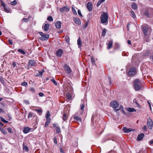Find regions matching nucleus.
Segmentation results:
<instances>
[{"label":"nucleus","instance_id":"nucleus-1","mask_svg":"<svg viewBox=\"0 0 153 153\" xmlns=\"http://www.w3.org/2000/svg\"><path fill=\"white\" fill-rule=\"evenodd\" d=\"M108 15L107 13L103 12L101 16V22L102 23H105L108 21Z\"/></svg>","mask_w":153,"mask_h":153},{"label":"nucleus","instance_id":"nucleus-4","mask_svg":"<svg viewBox=\"0 0 153 153\" xmlns=\"http://www.w3.org/2000/svg\"><path fill=\"white\" fill-rule=\"evenodd\" d=\"M152 10L150 9H146L144 12V14L148 17H150L152 15Z\"/></svg>","mask_w":153,"mask_h":153},{"label":"nucleus","instance_id":"nucleus-7","mask_svg":"<svg viewBox=\"0 0 153 153\" xmlns=\"http://www.w3.org/2000/svg\"><path fill=\"white\" fill-rule=\"evenodd\" d=\"M64 68L65 72L68 74H69L71 72V69L70 67L67 64H65L64 65Z\"/></svg>","mask_w":153,"mask_h":153},{"label":"nucleus","instance_id":"nucleus-61","mask_svg":"<svg viewBox=\"0 0 153 153\" xmlns=\"http://www.w3.org/2000/svg\"><path fill=\"white\" fill-rule=\"evenodd\" d=\"M35 111H37L39 113H41L42 112V111L41 109H36Z\"/></svg>","mask_w":153,"mask_h":153},{"label":"nucleus","instance_id":"nucleus-43","mask_svg":"<svg viewBox=\"0 0 153 153\" xmlns=\"http://www.w3.org/2000/svg\"><path fill=\"white\" fill-rule=\"evenodd\" d=\"M139 81H140L139 79H135L134 81V84H138L139 82Z\"/></svg>","mask_w":153,"mask_h":153},{"label":"nucleus","instance_id":"nucleus-49","mask_svg":"<svg viewBox=\"0 0 153 153\" xmlns=\"http://www.w3.org/2000/svg\"><path fill=\"white\" fill-rule=\"evenodd\" d=\"M0 81H1L2 83H4V81L2 76H0Z\"/></svg>","mask_w":153,"mask_h":153},{"label":"nucleus","instance_id":"nucleus-2","mask_svg":"<svg viewBox=\"0 0 153 153\" xmlns=\"http://www.w3.org/2000/svg\"><path fill=\"white\" fill-rule=\"evenodd\" d=\"M39 34L41 36V37L39 38V39L42 41L47 40L49 37V35L48 34H44L42 32H39Z\"/></svg>","mask_w":153,"mask_h":153},{"label":"nucleus","instance_id":"nucleus-64","mask_svg":"<svg viewBox=\"0 0 153 153\" xmlns=\"http://www.w3.org/2000/svg\"><path fill=\"white\" fill-rule=\"evenodd\" d=\"M143 129L144 130H145V131H146V130H147V128H146V126H144L143 128Z\"/></svg>","mask_w":153,"mask_h":153},{"label":"nucleus","instance_id":"nucleus-53","mask_svg":"<svg viewBox=\"0 0 153 153\" xmlns=\"http://www.w3.org/2000/svg\"><path fill=\"white\" fill-rule=\"evenodd\" d=\"M22 21L23 22H27L28 21V19L27 18H23L22 19Z\"/></svg>","mask_w":153,"mask_h":153},{"label":"nucleus","instance_id":"nucleus-56","mask_svg":"<svg viewBox=\"0 0 153 153\" xmlns=\"http://www.w3.org/2000/svg\"><path fill=\"white\" fill-rule=\"evenodd\" d=\"M1 5L3 6L4 7H6V6L5 5V4H4V3L2 0H1Z\"/></svg>","mask_w":153,"mask_h":153},{"label":"nucleus","instance_id":"nucleus-51","mask_svg":"<svg viewBox=\"0 0 153 153\" xmlns=\"http://www.w3.org/2000/svg\"><path fill=\"white\" fill-rule=\"evenodd\" d=\"M27 83L26 82H23L21 83V85L22 86H26L27 85Z\"/></svg>","mask_w":153,"mask_h":153},{"label":"nucleus","instance_id":"nucleus-6","mask_svg":"<svg viewBox=\"0 0 153 153\" xmlns=\"http://www.w3.org/2000/svg\"><path fill=\"white\" fill-rule=\"evenodd\" d=\"M147 125L149 129H152L153 125V123L152 120L150 118H149L148 119Z\"/></svg>","mask_w":153,"mask_h":153},{"label":"nucleus","instance_id":"nucleus-29","mask_svg":"<svg viewBox=\"0 0 153 153\" xmlns=\"http://www.w3.org/2000/svg\"><path fill=\"white\" fill-rule=\"evenodd\" d=\"M23 149L24 150H25L27 152L28 151V147L26 146H25L24 143L23 144Z\"/></svg>","mask_w":153,"mask_h":153},{"label":"nucleus","instance_id":"nucleus-8","mask_svg":"<svg viewBox=\"0 0 153 153\" xmlns=\"http://www.w3.org/2000/svg\"><path fill=\"white\" fill-rule=\"evenodd\" d=\"M63 53V51L62 49H60L58 50L56 53V55L58 57H61Z\"/></svg>","mask_w":153,"mask_h":153},{"label":"nucleus","instance_id":"nucleus-52","mask_svg":"<svg viewBox=\"0 0 153 153\" xmlns=\"http://www.w3.org/2000/svg\"><path fill=\"white\" fill-rule=\"evenodd\" d=\"M78 14L81 17H82L83 16L82 14L81 11L79 10H78Z\"/></svg>","mask_w":153,"mask_h":153},{"label":"nucleus","instance_id":"nucleus-16","mask_svg":"<svg viewBox=\"0 0 153 153\" xmlns=\"http://www.w3.org/2000/svg\"><path fill=\"white\" fill-rule=\"evenodd\" d=\"M61 22L60 21H57L55 23V25L56 27L58 29L60 28L61 27Z\"/></svg>","mask_w":153,"mask_h":153},{"label":"nucleus","instance_id":"nucleus-15","mask_svg":"<svg viewBox=\"0 0 153 153\" xmlns=\"http://www.w3.org/2000/svg\"><path fill=\"white\" fill-rule=\"evenodd\" d=\"M49 27L50 25L48 24H45L42 27V28L44 29L45 31H47L49 29Z\"/></svg>","mask_w":153,"mask_h":153},{"label":"nucleus","instance_id":"nucleus-39","mask_svg":"<svg viewBox=\"0 0 153 153\" xmlns=\"http://www.w3.org/2000/svg\"><path fill=\"white\" fill-rule=\"evenodd\" d=\"M51 114L49 111H48L46 115V119H49V117L50 116Z\"/></svg>","mask_w":153,"mask_h":153},{"label":"nucleus","instance_id":"nucleus-50","mask_svg":"<svg viewBox=\"0 0 153 153\" xmlns=\"http://www.w3.org/2000/svg\"><path fill=\"white\" fill-rule=\"evenodd\" d=\"M51 80L55 85H57V83H56V82L54 79H52Z\"/></svg>","mask_w":153,"mask_h":153},{"label":"nucleus","instance_id":"nucleus-44","mask_svg":"<svg viewBox=\"0 0 153 153\" xmlns=\"http://www.w3.org/2000/svg\"><path fill=\"white\" fill-rule=\"evenodd\" d=\"M10 4L11 5H13L16 4H17L16 0H15L11 2Z\"/></svg>","mask_w":153,"mask_h":153},{"label":"nucleus","instance_id":"nucleus-3","mask_svg":"<svg viewBox=\"0 0 153 153\" xmlns=\"http://www.w3.org/2000/svg\"><path fill=\"white\" fill-rule=\"evenodd\" d=\"M137 73L136 70L134 68L132 67L131 68L128 72V75L131 76L135 75Z\"/></svg>","mask_w":153,"mask_h":153},{"label":"nucleus","instance_id":"nucleus-24","mask_svg":"<svg viewBox=\"0 0 153 153\" xmlns=\"http://www.w3.org/2000/svg\"><path fill=\"white\" fill-rule=\"evenodd\" d=\"M46 119L47 120V121L45 123V127H46L49 125V124L50 123L51 121V119Z\"/></svg>","mask_w":153,"mask_h":153},{"label":"nucleus","instance_id":"nucleus-22","mask_svg":"<svg viewBox=\"0 0 153 153\" xmlns=\"http://www.w3.org/2000/svg\"><path fill=\"white\" fill-rule=\"evenodd\" d=\"M131 7L134 10H136L137 8V5L134 2L132 3Z\"/></svg>","mask_w":153,"mask_h":153},{"label":"nucleus","instance_id":"nucleus-59","mask_svg":"<svg viewBox=\"0 0 153 153\" xmlns=\"http://www.w3.org/2000/svg\"><path fill=\"white\" fill-rule=\"evenodd\" d=\"M39 95L40 97H43L44 96V94L42 92H40L39 93Z\"/></svg>","mask_w":153,"mask_h":153},{"label":"nucleus","instance_id":"nucleus-35","mask_svg":"<svg viewBox=\"0 0 153 153\" xmlns=\"http://www.w3.org/2000/svg\"><path fill=\"white\" fill-rule=\"evenodd\" d=\"M56 132L57 133L59 134L61 132L60 129L59 127H56Z\"/></svg>","mask_w":153,"mask_h":153},{"label":"nucleus","instance_id":"nucleus-37","mask_svg":"<svg viewBox=\"0 0 153 153\" xmlns=\"http://www.w3.org/2000/svg\"><path fill=\"white\" fill-rule=\"evenodd\" d=\"M66 96L68 99L71 100V95L69 93H68L66 94Z\"/></svg>","mask_w":153,"mask_h":153},{"label":"nucleus","instance_id":"nucleus-54","mask_svg":"<svg viewBox=\"0 0 153 153\" xmlns=\"http://www.w3.org/2000/svg\"><path fill=\"white\" fill-rule=\"evenodd\" d=\"M8 41L9 42V43L10 45H13V43L12 41L10 39H9L8 40Z\"/></svg>","mask_w":153,"mask_h":153},{"label":"nucleus","instance_id":"nucleus-14","mask_svg":"<svg viewBox=\"0 0 153 153\" xmlns=\"http://www.w3.org/2000/svg\"><path fill=\"white\" fill-rule=\"evenodd\" d=\"M74 22L76 24L80 25L81 24V21L78 18H74Z\"/></svg>","mask_w":153,"mask_h":153},{"label":"nucleus","instance_id":"nucleus-42","mask_svg":"<svg viewBox=\"0 0 153 153\" xmlns=\"http://www.w3.org/2000/svg\"><path fill=\"white\" fill-rule=\"evenodd\" d=\"M131 16L133 18H135L136 17L135 14L134 13V12L132 11L131 12Z\"/></svg>","mask_w":153,"mask_h":153},{"label":"nucleus","instance_id":"nucleus-48","mask_svg":"<svg viewBox=\"0 0 153 153\" xmlns=\"http://www.w3.org/2000/svg\"><path fill=\"white\" fill-rule=\"evenodd\" d=\"M7 130L9 133H13L12 131V129L11 128H7Z\"/></svg>","mask_w":153,"mask_h":153},{"label":"nucleus","instance_id":"nucleus-33","mask_svg":"<svg viewBox=\"0 0 153 153\" xmlns=\"http://www.w3.org/2000/svg\"><path fill=\"white\" fill-rule=\"evenodd\" d=\"M65 39L67 42L68 43L70 41V38L69 36H66Z\"/></svg>","mask_w":153,"mask_h":153},{"label":"nucleus","instance_id":"nucleus-45","mask_svg":"<svg viewBox=\"0 0 153 153\" xmlns=\"http://www.w3.org/2000/svg\"><path fill=\"white\" fill-rule=\"evenodd\" d=\"M33 115V114L31 112H30L29 113V114L28 116V118H30L32 117Z\"/></svg>","mask_w":153,"mask_h":153},{"label":"nucleus","instance_id":"nucleus-27","mask_svg":"<svg viewBox=\"0 0 153 153\" xmlns=\"http://www.w3.org/2000/svg\"><path fill=\"white\" fill-rule=\"evenodd\" d=\"M0 130L1 131L3 134H6L7 133V132L4 129L2 128L1 127H0Z\"/></svg>","mask_w":153,"mask_h":153},{"label":"nucleus","instance_id":"nucleus-18","mask_svg":"<svg viewBox=\"0 0 153 153\" xmlns=\"http://www.w3.org/2000/svg\"><path fill=\"white\" fill-rule=\"evenodd\" d=\"M150 52L151 51L150 50H147L143 53V55L145 56H148L149 55Z\"/></svg>","mask_w":153,"mask_h":153},{"label":"nucleus","instance_id":"nucleus-46","mask_svg":"<svg viewBox=\"0 0 153 153\" xmlns=\"http://www.w3.org/2000/svg\"><path fill=\"white\" fill-rule=\"evenodd\" d=\"M4 10L5 12H7V13H8L10 12V10L9 9H8V8H7L6 7H4Z\"/></svg>","mask_w":153,"mask_h":153},{"label":"nucleus","instance_id":"nucleus-47","mask_svg":"<svg viewBox=\"0 0 153 153\" xmlns=\"http://www.w3.org/2000/svg\"><path fill=\"white\" fill-rule=\"evenodd\" d=\"M53 140H54V143L55 144H57V139H56V137H54L53 138Z\"/></svg>","mask_w":153,"mask_h":153},{"label":"nucleus","instance_id":"nucleus-19","mask_svg":"<svg viewBox=\"0 0 153 153\" xmlns=\"http://www.w3.org/2000/svg\"><path fill=\"white\" fill-rule=\"evenodd\" d=\"M29 64L31 66H35L36 62L34 60H30L29 61Z\"/></svg>","mask_w":153,"mask_h":153},{"label":"nucleus","instance_id":"nucleus-34","mask_svg":"<svg viewBox=\"0 0 153 153\" xmlns=\"http://www.w3.org/2000/svg\"><path fill=\"white\" fill-rule=\"evenodd\" d=\"M47 20L48 21L52 22L53 21V19L52 16H50L48 17Z\"/></svg>","mask_w":153,"mask_h":153},{"label":"nucleus","instance_id":"nucleus-31","mask_svg":"<svg viewBox=\"0 0 153 153\" xmlns=\"http://www.w3.org/2000/svg\"><path fill=\"white\" fill-rule=\"evenodd\" d=\"M67 118L68 117L66 114L65 113L64 114L62 117L63 120H64V121H66V120L67 119Z\"/></svg>","mask_w":153,"mask_h":153},{"label":"nucleus","instance_id":"nucleus-60","mask_svg":"<svg viewBox=\"0 0 153 153\" xmlns=\"http://www.w3.org/2000/svg\"><path fill=\"white\" fill-rule=\"evenodd\" d=\"M5 112L4 111L3 109L0 108V113H4Z\"/></svg>","mask_w":153,"mask_h":153},{"label":"nucleus","instance_id":"nucleus-32","mask_svg":"<svg viewBox=\"0 0 153 153\" xmlns=\"http://www.w3.org/2000/svg\"><path fill=\"white\" fill-rule=\"evenodd\" d=\"M0 119L3 122L5 123H8V121H7L4 118H3L2 117H0Z\"/></svg>","mask_w":153,"mask_h":153},{"label":"nucleus","instance_id":"nucleus-17","mask_svg":"<svg viewBox=\"0 0 153 153\" xmlns=\"http://www.w3.org/2000/svg\"><path fill=\"white\" fill-rule=\"evenodd\" d=\"M31 129L28 127H25L23 130V132L25 134L28 133L30 130Z\"/></svg>","mask_w":153,"mask_h":153},{"label":"nucleus","instance_id":"nucleus-10","mask_svg":"<svg viewBox=\"0 0 153 153\" xmlns=\"http://www.w3.org/2000/svg\"><path fill=\"white\" fill-rule=\"evenodd\" d=\"M123 130L125 132L127 133H129L131 131H134V129H133L129 128H127L126 127H124L123 128Z\"/></svg>","mask_w":153,"mask_h":153},{"label":"nucleus","instance_id":"nucleus-40","mask_svg":"<svg viewBox=\"0 0 153 153\" xmlns=\"http://www.w3.org/2000/svg\"><path fill=\"white\" fill-rule=\"evenodd\" d=\"M72 11H73V13L74 15H77V12H76L75 9L74 8V7H72Z\"/></svg>","mask_w":153,"mask_h":153},{"label":"nucleus","instance_id":"nucleus-57","mask_svg":"<svg viewBox=\"0 0 153 153\" xmlns=\"http://www.w3.org/2000/svg\"><path fill=\"white\" fill-rule=\"evenodd\" d=\"M108 81H109V84L110 85H111L112 84L111 79L109 77H108Z\"/></svg>","mask_w":153,"mask_h":153},{"label":"nucleus","instance_id":"nucleus-38","mask_svg":"<svg viewBox=\"0 0 153 153\" xmlns=\"http://www.w3.org/2000/svg\"><path fill=\"white\" fill-rule=\"evenodd\" d=\"M18 51L23 55H25V53L24 51L20 49H19L18 50Z\"/></svg>","mask_w":153,"mask_h":153},{"label":"nucleus","instance_id":"nucleus-21","mask_svg":"<svg viewBox=\"0 0 153 153\" xmlns=\"http://www.w3.org/2000/svg\"><path fill=\"white\" fill-rule=\"evenodd\" d=\"M74 119L80 122H81V118L79 116H74Z\"/></svg>","mask_w":153,"mask_h":153},{"label":"nucleus","instance_id":"nucleus-63","mask_svg":"<svg viewBox=\"0 0 153 153\" xmlns=\"http://www.w3.org/2000/svg\"><path fill=\"white\" fill-rule=\"evenodd\" d=\"M84 107V104H82L81 106L80 109L81 110H82L83 109Z\"/></svg>","mask_w":153,"mask_h":153},{"label":"nucleus","instance_id":"nucleus-12","mask_svg":"<svg viewBox=\"0 0 153 153\" xmlns=\"http://www.w3.org/2000/svg\"><path fill=\"white\" fill-rule=\"evenodd\" d=\"M144 136V134L142 133L139 134L137 138V140L140 141L142 140Z\"/></svg>","mask_w":153,"mask_h":153},{"label":"nucleus","instance_id":"nucleus-13","mask_svg":"<svg viewBox=\"0 0 153 153\" xmlns=\"http://www.w3.org/2000/svg\"><path fill=\"white\" fill-rule=\"evenodd\" d=\"M143 32L145 36H146L148 35V27L146 26L143 27Z\"/></svg>","mask_w":153,"mask_h":153},{"label":"nucleus","instance_id":"nucleus-25","mask_svg":"<svg viewBox=\"0 0 153 153\" xmlns=\"http://www.w3.org/2000/svg\"><path fill=\"white\" fill-rule=\"evenodd\" d=\"M134 88L136 90H138L140 89V86L138 84H134Z\"/></svg>","mask_w":153,"mask_h":153},{"label":"nucleus","instance_id":"nucleus-36","mask_svg":"<svg viewBox=\"0 0 153 153\" xmlns=\"http://www.w3.org/2000/svg\"><path fill=\"white\" fill-rule=\"evenodd\" d=\"M133 102H134L136 104V105H137V106L138 107V108H140V105H139V104L138 103V102H137V100H136V99H134V100H133Z\"/></svg>","mask_w":153,"mask_h":153},{"label":"nucleus","instance_id":"nucleus-30","mask_svg":"<svg viewBox=\"0 0 153 153\" xmlns=\"http://www.w3.org/2000/svg\"><path fill=\"white\" fill-rule=\"evenodd\" d=\"M106 29L105 28H104L102 31V36H104L106 33Z\"/></svg>","mask_w":153,"mask_h":153},{"label":"nucleus","instance_id":"nucleus-11","mask_svg":"<svg viewBox=\"0 0 153 153\" xmlns=\"http://www.w3.org/2000/svg\"><path fill=\"white\" fill-rule=\"evenodd\" d=\"M86 7L88 10L89 11H91L92 10V5L91 2H88L87 4Z\"/></svg>","mask_w":153,"mask_h":153},{"label":"nucleus","instance_id":"nucleus-58","mask_svg":"<svg viewBox=\"0 0 153 153\" xmlns=\"http://www.w3.org/2000/svg\"><path fill=\"white\" fill-rule=\"evenodd\" d=\"M59 150L61 153H65V152L63 151L62 148H60Z\"/></svg>","mask_w":153,"mask_h":153},{"label":"nucleus","instance_id":"nucleus-20","mask_svg":"<svg viewBox=\"0 0 153 153\" xmlns=\"http://www.w3.org/2000/svg\"><path fill=\"white\" fill-rule=\"evenodd\" d=\"M112 45L113 42L112 41H111V42L108 44L107 48L108 49H111L112 47Z\"/></svg>","mask_w":153,"mask_h":153},{"label":"nucleus","instance_id":"nucleus-23","mask_svg":"<svg viewBox=\"0 0 153 153\" xmlns=\"http://www.w3.org/2000/svg\"><path fill=\"white\" fill-rule=\"evenodd\" d=\"M77 44L79 48H80L82 46V41L80 38L77 40Z\"/></svg>","mask_w":153,"mask_h":153},{"label":"nucleus","instance_id":"nucleus-9","mask_svg":"<svg viewBox=\"0 0 153 153\" xmlns=\"http://www.w3.org/2000/svg\"><path fill=\"white\" fill-rule=\"evenodd\" d=\"M70 10V8L68 7L64 6L62 8H60L59 10L61 12L63 13L65 10L68 11Z\"/></svg>","mask_w":153,"mask_h":153},{"label":"nucleus","instance_id":"nucleus-5","mask_svg":"<svg viewBox=\"0 0 153 153\" xmlns=\"http://www.w3.org/2000/svg\"><path fill=\"white\" fill-rule=\"evenodd\" d=\"M110 105L111 106L114 108H116L119 105V103L116 101L111 102Z\"/></svg>","mask_w":153,"mask_h":153},{"label":"nucleus","instance_id":"nucleus-62","mask_svg":"<svg viewBox=\"0 0 153 153\" xmlns=\"http://www.w3.org/2000/svg\"><path fill=\"white\" fill-rule=\"evenodd\" d=\"M30 91H31L33 92H34L35 91L34 89L33 88H30Z\"/></svg>","mask_w":153,"mask_h":153},{"label":"nucleus","instance_id":"nucleus-55","mask_svg":"<svg viewBox=\"0 0 153 153\" xmlns=\"http://www.w3.org/2000/svg\"><path fill=\"white\" fill-rule=\"evenodd\" d=\"M44 71V70H43L42 71H39V75L40 76L42 75V74L43 73Z\"/></svg>","mask_w":153,"mask_h":153},{"label":"nucleus","instance_id":"nucleus-41","mask_svg":"<svg viewBox=\"0 0 153 153\" xmlns=\"http://www.w3.org/2000/svg\"><path fill=\"white\" fill-rule=\"evenodd\" d=\"M91 62L92 64H94L95 63V60L93 56L91 57Z\"/></svg>","mask_w":153,"mask_h":153},{"label":"nucleus","instance_id":"nucleus-28","mask_svg":"<svg viewBox=\"0 0 153 153\" xmlns=\"http://www.w3.org/2000/svg\"><path fill=\"white\" fill-rule=\"evenodd\" d=\"M105 0H100L97 2V6L98 7L100 6L102 3L104 2Z\"/></svg>","mask_w":153,"mask_h":153},{"label":"nucleus","instance_id":"nucleus-26","mask_svg":"<svg viewBox=\"0 0 153 153\" xmlns=\"http://www.w3.org/2000/svg\"><path fill=\"white\" fill-rule=\"evenodd\" d=\"M127 110L129 112H133L134 111H135V112L136 111V110L135 109L133 108H127Z\"/></svg>","mask_w":153,"mask_h":153}]
</instances>
